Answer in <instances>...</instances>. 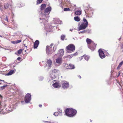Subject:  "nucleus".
<instances>
[{"instance_id":"nucleus-1","label":"nucleus","mask_w":123,"mask_h":123,"mask_svg":"<svg viewBox=\"0 0 123 123\" xmlns=\"http://www.w3.org/2000/svg\"><path fill=\"white\" fill-rule=\"evenodd\" d=\"M65 112L67 116L69 117H73L76 114L77 111L75 110L72 108H67L65 111Z\"/></svg>"},{"instance_id":"nucleus-2","label":"nucleus","mask_w":123,"mask_h":123,"mask_svg":"<svg viewBox=\"0 0 123 123\" xmlns=\"http://www.w3.org/2000/svg\"><path fill=\"white\" fill-rule=\"evenodd\" d=\"M86 41L89 48L92 51L95 49L96 44H95L91 40L88 38L86 39Z\"/></svg>"},{"instance_id":"nucleus-3","label":"nucleus","mask_w":123,"mask_h":123,"mask_svg":"<svg viewBox=\"0 0 123 123\" xmlns=\"http://www.w3.org/2000/svg\"><path fill=\"white\" fill-rule=\"evenodd\" d=\"M83 21V22L80 25L78 28V30L79 31L81 30L85 29L88 26V22L87 20L84 18Z\"/></svg>"},{"instance_id":"nucleus-4","label":"nucleus","mask_w":123,"mask_h":123,"mask_svg":"<svg viewBox=\"0 0 123 123\" xmlns=\"http://www.w3.org/2000/svg\"><path fill=\"white\" fill-rule=\"evenodd\" d=\"M75 49V47L73 44L69 45L66 48V52L68 53H71L74 51Z\"/></svg>"},{"instance_id":"nucleus-5","label":"nucleus","mask_w":123,"mask_h":123,"mask_svg":"<svg viewBox=\"0 0 123 123\" xmlns=\"http://www.w3.org/2000/svg\"><path fill=\"white\" fill-rule=\"evenodd\" d=\"M51 9L50 6L46 8L44 10V14L42 15V17L43 18L45 17L47 19L49 17V15L51 11Z\"/></svg>"},{"instance_id":"nucleus-6","label":"nucleus","mask_w":123,"mask_h":123,"mask_svg":"<svg viewBox=\"0 0 123 123\" xmlns=\"http://www.w3.org/2000/svg\"><path fill=\"white\" fill-rule=\"evenodd\" d=\"M55 60V62H54V64L55 66H59L62 64V59L61 57L57 58Z\"/></svg>"},{"instance_id":"nucleus-7","label":"nucleus","mask_w":123,"mask_h":123,"mask_svg":"<svg viewBox=\"0 0 123 123\" xmlns=\"http://www.w3.org/2000/svg\"><path fill=\"white\" fill-rule=\"evenodd\" d=\"M40 19H42L41 18H40ZM43 19V21H45V22L43 23L44 25L45 28V30L48 32H50L51 31V28L49 26V25L46 24L45 23H47L48 22L47 21H45V19Z\"/></svg>"},{"instance_id":"nucleus-8","label":"nucleus","mask_w":123,"mask_h":123,"mask_svg":"<svg viewBox=\"0 0 123 123\" xmlns=\"http://www.w3.org/2000/svg\"><path fill=\"white\" fill-rule=\"evenodd\" d=\"M53 45V44H51L50 46H46V53L48 55H49L52 53V46Z\"/></svg>"},{"instance_id":"nucleus-9","label":"nucleus","mask_w":123,"mask_h":123,"mask_svg":"<svg viewBox=\"0 0 123 123\" xmlns=\"http://www.w3.org/2000/svg\"><path fill=\"white\" fill-rule=\"evenodd\" d=\"M69 83L66 81H63L62 82V87L63 89H67L69 86Z\"/></svg>"},{"instance_id":"nucleus-10","label":"nucleus","mask_w":123,"mask_h":123,"mask_svg":"<svg viewBox=\"0 0 123 123\" xmlns=\"http://www.w3.org/2000/svg\"><path fill=\"white\" fill-rule=\"evenodd\" d=\"M31 99V96L30 94L27 93L26 94L25 98V101L26 103H29Z\"/></svg>"},{"instance_id":"nucleus-11","label":"nucleus","mask_w":123,"mask_h":123,"mask_svg":"<svg viewBox=\"0 0 123 123\" xmlns=\"http://www.w3.org/2000/svg\"><path fill=\"white\" fill-rule=\"evenodd\" d=\"M2 98V97L0 95V113L2 114H6V113H4L2 111L3 109L2 104L1 101V99Z\"/></svg>"},{"instance_id":"nucleus-12","label":"nucleus","mask_w":123,"mask_h":123,"mask_svg":"<svg viewBox=\"0 0 123 123\" xmlns=\"http://www.w3.org/2000/svg\"><path fill=\"white\" fill-rule=\"evenodd\" d=\"M46 65L47 66H48V68L50 69L51 68L52 65V62L50 59H48L46 62Z\"/></svg>"},{"instance_id":"nucleus-13","label":"nucleus","mask_w":123,"mask_h":123,"mask_svg":"<svg viewBox=\"0 0 123 123\" xmlns=\"http://www.w3.org/2000/svg\"><path fill=\"white\" fill-rule=\"evenodd\" d=\"M98 52L99 56L101 59H103L105 57V55L103 52L102 50L101 49H99L98 50Z\"/></svg>"},{"instance_id":"nucleus-14","label":"nucleus","mask_w":123,"mask_h":123,"mask_svg":"<svg viewBox=\"0 0 123 123\" xmlns=\"http://www.w3.org/2000/svg\"><path fill=\"white\" fill-rule=\"evenodd\" d=\"M65 67L66 68L70 69H74L75 68L74 65L71 64H69V65L65 64Z\"/></svg>"},{"instance_id":"nucleus-15","label":"nucleus","mask_w":123,"mask_h":123,"mask_svg":"<svg viewBox=\"0 0 123 123\" xmlns=\"http://www.w3.org/2000/svg\"><path fill=\"white\" fill-rule=\"evenodd\" d=\"M64 53L63 50L62 49H60L59 50L58 52V54L59 57H62L63 56Z\"/></svg>"},{"instance_id":"nucleus-16","label":"nucleus","mask_w":123,"mask_h":123,"mask_svg":"<svg viewBox=\"0 0 123 123\" xmlns=\"http://www.w3.org/2000/svg\"><path fill=\"white\" fill-rule=\"evenodd\" d=\"M39 43V41L38 40H37L35 42L34 45V49L38 47V45Z\"/></svg>"},{"instance_id":"nucleus-17","label":"nucleus","mask_w":123,"mask_h":123,"mask_svg":"<svg viewBox=\"0 0 123 123\" xmlns=\"http://www.w3.org/2000/svg\"><path fill=\"white\" fill-rule=\"evenodd\" d=\"M53 86L55 88H59L61 87V86L59 85V84L57 82H56L53 84Z\"/></svg>"},{"instance_id":"nucleus-18","label":"nucleus","mask_w":123,"mask_h":123,"mask_svg":"<svg viewBox=\"0 0 123 123\" xmlns=\"http://www.w3.org/2000/svg\"><path fill=\"white\" fill-rule=\"evenodd\" d=\"M40 7L41 10H43L46 8V5L45 4H43L41 5Z\"/></svg>"},{"instance_id":"nucleus-19","label":"nucleus","mask_w":123,"mask_h":123,"mask_svg":"<svg viewBox=\"0 0 123 123\" xmlns=\"http://www.w3.org/2000/svg\"><path fill=\"white\" fill-rule=\"evenodd\" d=\"M61 4H60L59 6L61 7H62V5H64L65 4V3L66 2V0H61Z\"/></svg>"},{"instance_id":"nucleus-20","label":"nucleus","mask_w":123,"mask_h":123,"mask_svg":"<svg viewBox=\"0 0 123 123\" xmlns=\"http://www.w3.org/2000/svg\"><path fill=\"white\" fill-rule=\"evenodd\" d=\"M74 19L75 21L77 22H79L80 20V19L78 16L75 17Z\"/></svg>"},{"instance_id":"nucleus-21","label":"nucleus","mask_w":123,"mask_h":123,"mask_svg":"<svg viewBox=\"0 0 123 123\" xmlns=\"http://www.w3.org/2000/svg\"><path fill=\"white\" fill-rule=\"evenodd\" d=\"M75 14L77 15H80L81 14V12L80 10H78L75 12Z\"/></svg>"},{"instance_id":"nucleus-22","label":"nucleus","mask_w":123,"mask_h":123,"mask_svg":"<svg viewBox=\"0 0 123 123\" xmlns=\"http://www.w3.org/2000/svg\"><path fill=\"white\" fill-rule=\"evenodd\" d=\"M52 71L53 73H58L59 72V70H58L54 69H52Z\"/></svg>"},{"instance_id":"nucleus-23","label":"nucleus","mask_w":123,"mask_h":123,"mask_svg":"<svg viewBox=\"0 0 123 123\" xmlns=\"http://www.w3.org/2000/svg\"><path fill=\"white\" fill-rule=\"evenodd\" d=\"M14 70H10L9 72L7 74V75H11L13 73Z\"/></svg>"},{"instance_id":"nucleus-24","label":"nucleus","mask_w":123,"mask_h":123,"mask_svg":"<svg viewBox=\"0 0 123 123\" xmlns=\"http://www.w3.org/2000/svg\"><path fill=\"white\" fill-rule=\"evenodd\" d=\"M7 85H4L0 87V90H1L4 89L7 86Z\"/></svg>"},{"instance_id":"nucleus-25","label":"nucleus","mask_w":123,"mask_h":123,"mask_svg":"<svg viewBox=\"0 0 123 123\" xmlns=\"http://www.w3.org/2000/svg\"><path fill=\"white\" fill-rule=\"evenodd\" d=\"M83 57H84V59L86 60L87 61H88V60L89 58V56L88 55H84L83 56Z\"/></svg>"},{"instance_id":"nucleus-26","label":"nucleus","mask_w":123,"mask_h":123,"mask_svg":"<svg viewBox=\"0 0 123 123\" xmlns=\"http://www.w3.org/2000/svg\"><path fill=\"white\" fill-rule=\"evenodd\" d=\"M123 64V61H122L121 62H120L117 68V69H118L120 68L121 67L122 65V64Z\"/></svg>"},{"instance_id":"nucleus-27","label":"nucleus","mask_w":123,"mask_h":123,"mask_svg":"<svg viewBox=\"0 0 123 123\" xmlns=\"http://www.w3.org/2000/svg\"><path fill=\"white\" fill-rule=\"evenodd\" d=\"M9 4L8 3L7 4H5L4 7V8L5 9H7L9 7Z\"/></svg>"},{"instance_id":"nucleus-28","label":"nucleus","mask_w":123,"mask_h":123,"mask_svg":"<svg viewBox=\"0 0 123 123\" xmlns=\"http://www.w3.org/2000/svg\"><path fill=\"white\" fill-rule=\"evenodd\" d=\"M50 78L51 79H55V74H50Z\"/></svg>"},{"instance_id":"nucleus-29","label":"nucleus","mask_w":123,"mask_h":123,"mask_svg":"<svg viewBox=\"0 0 123 123\" xmlns=\"http://www.w3.org/2000/svg\"><path fill=\"white\" fill-rule=\"evenodd\" d=\"M1 48L3 49H5V50H10V47L9 46H7L6 47H5V48H4L3 47H1Z\"/></svg>"},{"instance_id":"nucleus-30","label":"nucleus","mask_w":123,"mask_h":123,"mask_svg":"<svg viewBox=\"0 0 123 123\" xmlns=\"http://www.w3.org/2000/svg\"><path fill=\"white\" fill-rule=\"evenodd\" d=\"M65 36L64 35H62L61 37V39L62 40H63L65 38Z\"/></svg>"},{"instance_id":"nucleus-31","label":"nucleus","mask_w":123,"mask_h":123,"mask_svg":"<svg viewBox=\"0 0 123 123\" xmlns=\"http://www.w3.org/2000/svg\"><path fill=\"white\" fill-rule=\"evenodd\" d=\"M22 49H19L18 51V53L19 54H21L22 52Z\"/></svg>"},{"instance_id":"nucleus-32","label":"nucleus","mask_w":123,"mask_h":123,"mask_svg":"<svg viewBox=\"0 0 123 123\" xmlns=\"http://www.w3.org/2000/svg\"><path fill=\"white\" fill-rule=\"evenodd\" d=\"M64 10L65 11H70V9L68 8H65L64 9Z\"/></svg>"},{"instance_id":"nucleus-33","label":"nucleus","mask_w":123,"mask_h":123,"mask_svg":"<svg viewBox=\"0 0 123 123\" xmlns=\"http://www.w3.org/2000/svg\"><path fill=\"white\" fill-rule=\"evenodd\" d=\"M43 0H37V3L38 4H39L42 2Z\"/></svg>"},{"instance_id":"nucleus-34","label":"nucleus","mask_w":123,"mask_h":123,"mask_svg":"<svg viewBox=\"0 0 123 123\" xmlns=\"http://www.w3.org/2000/svg\"><path fill=\"white\" fill-rule=\"evenodd\" d=\"M53 115L55 116H57L58 115V113L57 112H55L53 114Z\"/></svg>"},{"instance_id":"nucleus-35","label":"nucleus","mask_w":123,"mask_h":123,"mask_svg":"<svg viewBox=\"0 0 123 123\" xmlns=\"http://www.w3.org/2000/svg\"><path fill=\"white\" fill-rule=\"evenodd\" d=\"M86 31V30H84L83 31H80V32H79V34H80V33H86V31Z\"/></svg>"},{"instance_id":"nucleus-36","label":"nucleus","mask_w":123,"mask_h":123,"mask_svg":"<svg viewBox=\"0 0 123 123\" xmlns=\"http://www.w3.org/2000/svg\"><path fill=\"white\" fill-rule=\"evenodd\" d=\"M67 57L71 58L72 57V56H71L70 55H68L67 56H65L64 57V58H65Z\"/></svg>"},{"instance_id":"nucleus-37","label":"nucleus","mask_w":123,"mask_h":123,"mask_svg":"<svg viewBox=\"0 0 123 123\" xmlns=\"http://www.w3.org/2000/svg\"><path fill=\"white\" fill-rule=\"evenodd\" d=\"M56 49V47L55 46H54V47L53 48V50L54 52L55 51Z\"/></svg>"},{"instance_id":"nucleus-38","label":"nucleus","mask_w":123,"mask_h":123,"mask_svg":"<svg viewBox=\"0 0 123 123\" xmlns=\"http://www.w3.org/2000/svg\"><path fill=\"white\" fill-rule=\"evenodd\" d=\"M61 22H62L61 21L59 20V19H58V22H56V24H61Z\"/></svg>"},{"instance_id":"nucleus-39","label":"nucleus","mask_w":123,"mask_h":123,"mask_svg":"<svg viewBox=\"0 0 123 123\" xmlns=\"http://www.w3.org/2000/svg\"><path fill=\"white\" fill-rule=\"evenodd\" d=\"M43 79V77L42 76H40L39 78V80L40 81L42 80Z\"/></svg>"},{"instance_id":"nucleus-40","label":"nucleus","mask_w":123,"mask_h":123,"mask_svg":"<svg viewBox=\"0 0 123 123\" xmlns=\"http://www.w3.org/2000/svg\"><path fill=\"white\" fill-rule=\"evenodd\" d=\"M21 40H18L16 41V42L17 43H20V42H21Z\"/></svg>"},{"instance_id":"nucleus-41","label":"nucleus","mask_w":123,"mask_h":123,"mask_svg":"<svg viewBox=\"0 0 123 123\" xmlns=\"http://www.w3.org/2000/svg\"><path fill=\"white\" fill-rule=\"evenodd\" d=\"M86 31H87L86 32H87L88 33H89L91 32V30H90L88 29L87 30H86Z\"/></svg>"},{"instance_id":"nucleus-42","label":"nucleus","mask_w":123,"mask_h":123,"mask_svg":"<svg viewBox=\"0 0 123 123\" xmlns=\"http://www.w3.org/2000/svg\"><path fill=\"white\" fill-rule=\"evenodd\" d=\"M16 41H12V43L13 44H17L16 43Z\"/></svg>"},{"instance_id":"nucleus-43","label":"nucleus","mask_w":123,"mask_h":123,"mask_svg":"<svg viewBox=\"0 0 123 123\" xmlns=\"http://www.w3.org/2000/svg\"><path fill=\"white\" fill-rule=\"evenodd\" d=\"M58 111L60 113H62V111L60 109H59L58 110Z\"/></svg>"},{"instance_id":"nucleus-44","label":"nucleus","mask_w":123,"mask_h":123,"mask_svg":"<svg viewBox=\"0 0 123 123\" xmlns=\"http://www.w3.org/2000/svg\"><path fill=\"white\" fill-rule=\"evenodd\" d=\"M8 17L6 16V19H5V20L7 22H8Z\"/></svg>"},{"instance_id":"nucleus-45","label":"nucleus","mask_w":123,"mask_h":123,"mask_svg":"<svg viewBox=\"0 0 123 123\" xmlns=\"http://www.w3.org/2000/svg\"><path fill=\"white\" fill-rule=\"evenodd\" d=\"M44 122L45 123H51L50 122H48V121H44Z\"/></svg>"},{"instance_id":"nucleus-46","label":"nucleus","mask_w":123,"mask_h":123,"mask_svg":"<svg viewBox=\"0 0 123 123\" xmlns=\"http://www.w3.org/2000/svg\"><path fill=\"white\" fill-rule=\"evenodd\" d=\"M77 53L76 52V53L74 54L73 55H77ZM72 55V56L73 55Z\"/></svg>"},{"instance_id":"nucleus-47","label":"nucleus","mask_w":123,"mask_h":123,"mask_svg":"<svg viewBox=\"0 0 123 123\" xmlns=\"http://www.w3.org/2000/svg\"><path fill=\"white\" fill-rule=\"evenodd\" d=\"M21 102L22 104V105L23 104L25 103L24 101H21Z\"/></svg>"},{"instance_id":"nucleus-48","label":"nucleus","mask_w":123,"mask_h":123,"mask_svg":"<svg viewBox=\"0 0 123 123\" xmlns=\"http://www.w3.org/2000/svg\"><path fill=\"white\" fill-rule=\"evenodd\" d=\"M20 59V58L19 57H18L17 59V60H19Z\"/></svg>"},{"instance_id":"nucleus-49","label":"nucleus","mask_w":123,"mask_h":123,"mask_svg":"<svg viewBox=\"0 0 123 123\" xmlns=\"http://www.w3.org/2000/svg\"><path fill=\"white\" fill-rule=\"evenodd\" d=\"M0 81H3L4 82H5V81L4 80H1V79H0Z\"/></svg>"},{"instance_id":"nucleus-50","label":"nucleus","mask_w":123,"mask_h":123,"mask_svg":"<svg viewBox=\"0 0 123 123\" xmlns=\"http://www.w3.org/2000/svg\"><path fill=\"white\" fill-rule=\"evenodd\" d=\"M120 72H118V74L117 76V77H118V76H119L120 75Z\"/></svg>"},{"instance_id":"nucleus-51","label":"nucleus","mask_w":123,"mask_h":123,"mask_svg":"<svg viewBox=\"0 0 123 123\" xmlns=\"http://www.w3.org/2000/svg\"><path fill=\"white\" fill-rule=\"evenodd\" d=\"M42 105H39V106L40 107H42Z\"/></svg>"},{"instance_id":"nucleus-52","label":"nucleus","mask_w":123,"mask_h":123,"mask_svg":"<svg viewBox=\"0 0 123 123\" xmlns=\"http://www.w3.org/2000/svg\"><path fill=\"white\" fill-rule=\"evenodd\" d=\"M78 77L79 78H80V79H81V77L80 76V75H79L78 76Z\"/></svg>"},{"instance_id":"nucleus-53","label":"nucleus","mask_w":123,"mask_h":123,"mask_svg":"<svg viewBox=\"0 0 123 123\" xmlns=\"http://www.w3.org/2000/svg\"><path fill=\"white\" fill-rule=\"evenodd\" d=\"M73 30V29H71L70 30V31H72Z\"/></svg>"},{"instance_id":"nucleus-54","label":"nucleus","mask_w":123,"mask_h":123,"mask_svg":"<svg viewBox=\"0 0 123 123\" xmlns=\"http://www.w3.org/2000/svg\"><path fill=\"white\" fill-rule=\"evenodd\" d=\"M25 52H26V50H25Z\"/></svg>"},{"instance_id":"nucleus-55","label":"nucleus","mask_w":123,"mask_h":123,"mask_svg":"<svg viewBox=\"0 0 123 123\" xmlns=\"http://www.w3.org/2000/svg\"><path fill=\"white\" fill-rule=\"evenodd\" d=\"M90 121L91 122H92V120H90Z\"/></svg>"},{"instance_id":"nucleus-56","label":"nucleus","mask_w":123,"mask_h":123,"mask_svg":"<svg viewBox=\"0 0 123 123\" xmlns=\"http://www.w3.org/2000/svg\"><path fill=\"white\" fill-rule=\"evenodd\" d=\"M0 37H2V36H1L0 35Z\"/></svg>"},{"instance_id":"nucleus-57","label":"nucleus","mask_w":123,"mask_h":123,"mask_svg":"<svg viewBox=\"0 0 123 123\" xmlns=\"http://www.w3.org/2000/svg\"><path fill=\"white\" fill-rule=\"evenodd\" d=\"M1 84V83H0V84Z\"/></svg>"},{"instance_id":"nucleus-58","label":"nucleus","mask_w":123,"mask_h":123,"mask_svg":"<svg viewBox=\"0 0 123 123\" xmlns=\"http://www.w3.org/2000/svg\"><path fill=\"white\" fill-rule=\"evenodd\" d=\"M85 13H86V11H85Z\"/></svg>"},{"instance_id":"nucleus-59","label":"nucleus","mask_w":123,"mask_h":123,"mask_svg":"<svg viewBox=\"0 0 123 123\" xmlns=\"http://www.w3.org/2000/svg\"><path fill=\"white\" fill-rule=\"evenodd\" d=\"M41 14H42V12H41Z\"/></svg>"},{"instance_id":"nucleus-60","label":"nucleus","mask_w":123,"mask_h":123,"mask_svg":"<svg viewBox=\"0 0 123 123\" xmlns=\"http://www.w3.org/2000/svg\"><path fill=\"white\" fill-rule=\"evenodd\" d=\"M25 47H27V46H25Z\"/></svg>"},{"instance_id":"nucleus-61","label":"nucleus","mask_w":123,"mask_h":123,"mask_svg":"<svg viewBox=\"0 0 123 123\" xmlns=\"http://www.w3.org/2000/svg\"><path fill=\"white\" fill-rule=\"evenodd\" d=\"M122 51L123 52V51Z\"/></svg>"}]
</instances>
